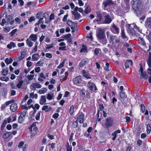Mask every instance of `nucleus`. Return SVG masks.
<instances>
[{
	"label": "nucleus",
	"instance_id": "412c9836",
	"mask_svg": "<svg viewBox=\"0 0 151 151\" xmlns=\"http://www.w3.org/2000/svg\"><path fill=\"white\" fill-rule=\"evenodd\" d=\"M112 28L111 30L114 33L118 34L119 32V28L114 24L112 26Z\"/></svg>",
	"mask_w": 151,
	"mask_h": 151
},
{
	"label": "nucleus",
	"instance_id": "393cba45",
	"mask_svg": "<svg viewBox=\"0 0 151 151\" xmlns=\"http://www.w3.org/2000/svg\"><path fill=\"white\" fill-rule=\"evenodd\" d=\"M72 14L74 15L75 19L78 20L80 19V14L78 12L72 11Z\"/></svg>",
	"mask_w": 151,
	"mask_h": 151
},
{
	"label": "nucleus",
	"instance_id": "e433bc0d",
	"mask_svg": "<svg viewBox=\"0 0 151 151\" xmlns=\"http://www.w3.org/2000/svg\"><path fill=\"white\" fill-rule=\"evenodd\" d=\"M44 63V61L43 60H41L37 62L36 66H42Z\"/></svg>",
	"mask_w": 151,
	"mask_h": 151
},
{
	"label": "nucleus",
	"instance_id": "f03ea898",
	"mask_svg": "<svg viewBox=\"0 0 151 151\" xmlns=\"http://www.w3.org/2000/svg\"><path fill=\"white\" fill-rule=\"evenodd\" d=\"M114 124L113 120L110 117H107L102 124L103 127L105 128H108L111 127Z\"/></svg>",
	"mask_w": 151,
	"mask_h": 151
},
{
	"label": "nucleus",
	"instance_id": "473e14b6",
	"mask_svg": "<svg viewBox=\"0 0 151 151\" xmlns=\"http://www.w3.org/2000/svg\"><path fill=\"white\" fill-rule=\"evenodd\" d=\"M16 46L15 43L13 42H11L8 44L7 46V47L9 49H11L12 47H14Z\"/></svg>",
	"mask_w": 151,
	"mask_h": 151
},
{
	"label": "nucleus",
	"instance_id": "dca6fc26",
	"mask_svg": "<svg viewBox=\"0 0 151 151\" xmlns=\"http://www.w3.org/2000/svg\"><path fill=\"white\" fill-rule=\"evenodd\" d=\"M7 20L8 22H9L10 24L12 25L14 22V20H12L13 17L11 15H9L6 17Z\"/></svg>",
	"mask_w": 151,
	"mask_h": 151
},
{
	"label": "nucleus",
	"instance_id": "4468645a",
	"mask_svg": "<svg viewBox=\"0 0 151 151\" xmlns=\"http://www.w3.org/2000/svg\"><path fill=\"white\" fill-rule=\"evenodd\" d=\"M81 73L84 77L87 79L91 78V76L90 75L89 73L88 72L84 70H83L81 71Z\"/></svg>",
	"mask_w": 151,
	"mask_h": 151
},
{
	"label": "nucleus",
	"instance_id": "bf43d9fd",
	"mask_svg": "<svg viewBox=\"0 0 151 151\" xmlns=\"http://www.w3.org/2000/svg\"><path fill=\"white\" fill-rule=\"evenodd\" d=\"M78 120H77L76 121L74 122L73 126L74 127H76L78 126Z\"/></svg>",
	"mask_w": 151,
	"mask_h": 151
},
{
	"label": "nucleus",
	"instance_id": "8fccbe9b",
	"mask_svg": "<svg viewBox=\"0 0 151 151\" xmlns=\"http://www.w3.org/2000/svg\"><path fill=\"white\" fill-rule=\"evenodd\" d=\"M17 31V29H15L13 30H12L10 33V34L11 35V36H13L14 35H15Z\"/></svg>",
	"mask_w": 151,
	"mask_h": 151
},
{
	"label": "nucleus",
	"instance_id": "ddd939ff",
	"mask_svg": "<svg viewBox=\"0 0 151 151\" xmlns=\"http://www.w3.org/2000/svg\"><path fill=\"white\" fill-rule=\"evenodd\" d=\"M89 62V60L87 58H86L82 60L79 63V66L82 67L84 65L87 64Z\"/></svg>",
	"mask_w": 151,
	"mask_h": 151
},
{
	"label": "nucleus",
	"instance_id": "bb28decb",
	"mask_svg": "<svg viewBox=\"0 0 151 151\" xmlns=\"http://www.w3.org/2000/svg\"><path fill=\"white\" fill-rule=\"evenodd\" d=\"M26 42L27 45L30 47H32L34 44L33 42L30 40V39H27L26 40Z\"/></svg>",
	"mask_w": 151,
	"mask_h": 151
},
{
	"label": "nucleus",
	"instance_id": "423d86ee",
	"mask_svg": "<svg viewBox=\"0 0 151 151\" xmlns=\"http://www.w3.org/2000/svg\"><path fill=\"white\" fill-rule=\"evenodd\" d=\"M77 120L81 123L83 122L84 115L82 112H79L77 115Z\"/></svg>",
	"mask_w": 151,
	"mask_h": 151
},
{
	"label": "nucleus",
	"instance_id": "39448f33",
	"mask_svg": "<svg viewBox=\"0 0 151 151\" xmlns=\"http://www.w3.org/2000/svg\"><path fill=\"white\" fill-rule=\"evenodd\" d=\"M27 111H24L23 112H19V114L20 115L18 118V121L19 123H22L24 120L25 116L26 115Z\"/></svg>",
	"mask_w": 151,
	"mask_h": 151
},
{
	"label": "nucleus",
	"instance_id": "49530a36",
	"mask_svg": "<svg viewBox=\"0 0 151 151\" xmlns=\"http://www.w3.org/2000/svg\"><path fill=\"white\" fill-rule=\"evenodd\" d=\"M86 47L83 45H82V48L80 50V52H85L86 50Z\"/></svg>",
	"mask_w": 151,
	"mask_h": 151
},
{
	"label": "nucleus",
	"instance_id": "cd10ccee",
	"mask_svg": "<svg viewBox=\"0 0 151 151\" xmlns=\"http://www.w3.org/2000/svg\"><path fill=\"white\" fill-rule=\"evenodd\" d=\"M12 134L11 132H7L4 133L3 135V137L4 139H6L9 137Z\"/></svg>",
	"mask_w": 151,
	"mask_h": 151
},
{
	"label": "nucleus",
	"instance_id": "c85d7f7f",
	"mask_svg": "<svg viewBox=\"0 0 151 151\" xmlns=\"http://www.w3.org/2000/svg\"><path fill=\"white\" fill-rule=\"evenodd\" d=\"M21 54L20 56L18 58V59L20 60H22L24 58L26 54V52L22 51Z\"/></svg>",
	"mask_w": 151,
	"mask_h": 151
},
{
	"label": "nucleus",
	"instance_id": "b1692460",
	"mask_svg": "<svg viewBox=\"0 0 151 151\" xmlns=\"http://www.w3.org/2000/svg\"><path fill=\"white\" fill-rule=\"evenodd\" d=\"M132 62L131 60H127L125 63L124 65L126 68H128L129 67L130 65H132Z\"/></svg>",
	"mask_w": 151,
	"mask_h": 151
},
{
	"label": "nucleus",
	"instance_id": "9b49d317",
	"mask_svg": "<svg viewBox=\"0 0 151 151\" xmlns=\"http://www.w3.org/2000/svg\"><path fill=\"white\" fill-rule=\"evenodd\" d=\"M104 18L105 20L104 21V23L105 24H109L112 21V19L111 18L109 14L105 15Z\"/></svg>",
	"mask_w": 151,
	"mask_h": 151
},
{
	"label": "nucleus",
	"instance_id": "f3484780",
	"mask_svg": "<svg viewBox=\"0 0 151 151\" xmlns=\"http://www.w3.org/2000/svg\"><path fill=\"white\" fill-rule=\"evenodd\" d=\"M97 16L99 19H95L93 20L94 22H98L99 21H100L102 19V16L101 13L100 12H96Z\"/></svg>",
	"mask_w": 151,
	"mask_h": 151
},
{
	"label": "nucleus",
	"instance_id": "0eeeda50",
	"mask_svg": "<svg viewBox=\"0 0 151 151\" xmlns=\"http://www.w3.org/2000/svg\"><path fill=\"white\" fill-rule=\"evenodd\" d=\"M106 34L107 37L109 38V42L111 44H113L114 43V40H115L116 38V36L110 35L109 32H107Z\"/></svg>",
	"mask_w": 151,
	"mask_h": 151
},
{
	"label": "nucleus",
	"instance_id": "69168bd1",
	"mask_svg": "<svg viewBox=\"0 0 151 151\" xmlns=\"http://www.w3.org/2000/svg\"><path fill=\"white\" fill-rule=\"evenodd\" d=\"M24 144V142L22 141V142H20L19 143V144L18 145V147L19 148H21L23 146Z\"/></svg>",
	"mask_w": 151,
	"mask_h": 151
},
{
	"label": "nucleus",
	"instance_id": "5701e85b",
	"mask_svg": "<svg viewBox=\"0 0 151 151\" xmlns=\"http://www.w3.org/2000/svg\"><path fill=\"white\" fill-rule=\"evenodd\" d=\"M46 97L45 96H42L40 101V104L41 105H43L46 102Z\"/></svg>",
	"mask_w": 151,
	"mask_h": 151
},
{
	"label": "nucleus",
	"instance_id": "0e129e2a",
	"mask_svg": "<svg viewBox=\"0 0 151 151\" xmlns=\"http://www.w3.org/2000/svg\"><path fill=\"white\" fill-rule=\"evenodd\" d=\"M145 17V16L144 15H142L141 17H140L139 19L141 23H142V22L144 20Z\"/></svg>",
	"mask_w": 151,
	"mask_h": 151
},
{
	"label": "nucleus",
	"instance_id": "c9c22d12",
	"mask_svg": "<svg viewBox=\"0 0 151 151\" xmlns=\"http://www.w3.org/2000/svg\"><path fill=\"white\" fill-rule=\"evenodd\" d=\"M120 97L123 99H125L126 98L127 96L125 93L122 91H121L120 93Z\"/></svg>",
	"mask_w": 151,
	"mask_h": 151
},
{
	"label": "nucleus",
	"instance_id": "9d476101",
	"mask_svg": "<svg viewBox=\"0 0 151 151\" xmlns=\"http://www.w3.org/2000/svg\"><path fill=\"white\" fill-rule=\"evenodd\" d=\"M81 81V77L80 76H76L73 80V83L75 84H77L80 83Z\"/></svg>",
	"mask_w": 151,
	"mask_h": 151
},
{
	"label": "nucleus",
	"instance_id": "680f3d73",
	"mask_svg": "<svg viewBox=\"0 0 151 151\" xmlns=\"http://www.w3.org/2000/svg\"><path fill=\"white\" fill-rule=\"evenodd\" d=\"M71 36V35L70 34H67L64 36V38L66 40L69 39Z\"/></svg>",
	"mask_w": 151,
	"mask_h": 151
},
{
	"label": "nucleus",
	"instance_id": "c03bdc74",
	"mask_svg": "<svg viewBox=\"0 0 151 151\" xmlns=\"http://www.w3.org/2000/svg\"><path fill=\"white\" fill-rule=\"evenodd\" d=\"M106 66L104 68V69L106 71H109V64L108 63H106Z\"/></svg>",
	"mask_w": 151,
	"mask_h": 151
},
{
	"label": "nucleus",
	"instance_id": "72a5a7b5",
	"mask_svg": "<svg viewBox=\"0 0 151 151\" xmlns=\"http://www.w3.org/2000/svg\"><path fill=\"white\" fill-rule=\"evenodd\" d=\"M54 94L53 93H49L47 95V99L49 100H51L53 99Z\"/></svg>",
	"mask_w": 151,
	"mask_h": 151
},
{
	"label": "nucleus",
	"instance_id": "5fc2aeb1",
	"mask_svg": "<svg viewBox=\"0 0 151 151\" xmlns=\"http://www.w3.org/2000/svg\"><path fill=\"white\" fill-rule=\"evenodd\" d=\"M34 76L33 75L30 74L27 77L28 80L31 81L33 79Z\"/></svg>",
	"mask_w": 151,
	"mask_h": 151
},
{
	"label": "nucleus",
	"instance_id": "ea45409f",
	"mask_svg": "<svg viewBox=\"0 0 151 151\" xmlns=\"http://www.w3.org/2000/svg\"><path fill=\"white\" fill-rule=\"evenodd\" d=\"M13 62V59L12 58L9 59L6 58L5 60V62L7 64H9Z\"/></svg>",
	"mask_w": 151,
	"mask_h": 151
},
{
	"label": "nucleus",
	"instance_id": "774afa93",
	"mask_svg": "<svg viewBox=\"0 0 151 151\" xmlns=\"http://www.w3.org/2000/svg\"><path fill=\"white\" fill-rule=\"evenodd\" d=\"M6 21L4 19H2V22L0 23V24L2 26H4V24H6Z\"/></svg>",
	"mask_w": 151,
	"mask_h": 151
},
{
	"label": "nucleus",
	"instance_id": "a19ab883",
	"mask_svg": "<svg viewBox=\"0 0 151 151\" xmlns=\"http://www.w3.org/2000/svg\"><path fill=\"white\" fill-rule=\"evenodd\" d=\"M14 20L16 24H19L21 22L20 18L19 17L15 18Z\"/></svg>",
	"mask_w": 151,
	"mask_h": 151
},
{
	"label": "nucleus",
	"instance_id": "603ef678",
	"mask_svg": "<svg viewBox=\"0 0 151 151\" xmlns=\"http://www.w3.org/2000/svg\"><path fill=\"white\" fill-rule=\"evenodd\" d=\"M8 72V70L7 69H4L2 71V73L4 75H6L7 74Z\"/></svg>",
	"mask_w": 151,
	"mask_h": 151
},
{
	"label": "nucleus",
	"instance_id": "f8f14e48",
	"mask_svg": "<svg viewBox=\"0 0 151 151\" xmlns=\"http://www.w3.org/2000/svg\"><path fill=\"white\" fill-rule=\"evenodd\" d=\"M42 87L41 84L38 83H32L30 86L31 88H33L35 89L36 88H40Z\"/></svg>",
	"mask_w": 151,
	"mask_h": 151
},
{
	"label": "nucleus",
	"instance_id": "de8ad7c7",
	"mask_svg": "<svg viewBox=\"0 0 151 151\" xmlns=\"http://www.w3.org/2000/svg\"><path fill=\"white\" fill-rule=\"evenodd\" d=\"M91 11V8L89 6L87 7L86 9L84 11V12L86 14H87Z\"/></svg>",
	"mask_w": 151,
	"mask_h": 151
},
{
	"label": "nucleus",
	"instance_id": "f704fd0d",
	"mask_svg": "<svg viewBox=\"0 0 151 151\" xmlns=\"http://www.w3.org/2000/svg\"><path fill=\"white\" fill-rule=\"evenodd\" d=\"M47 90L45 88H43L39 90L38 93L40 94H44Z\"/></svg>",
	"mask_w": 151,
	"mask_h": 151
},
{
	"label": "nucleus",
	"instance_id": "2f4dec72",
	"mask_svg": "<svg viewBox=\"0 0 151 151\" xmlns=\"http://www.w3.org/2000/svg\"><path fill=\"white\" fill-rule=\"evenodd\" d=\"M11 29V27L9 26H6L3 27V31L5 33L9 32Z\"/></svg>",
	"mask_w": 151,
	"mask_h": 151
},
{
	"label": "nucleus",
	"instance_id": "2eb2a0df",
	"mask_svg": "<svg viewBox=\"0 0 151 151\" xmlns=\"http://www.w3.org/2000/svg\"><path fill=\"white\" fill-rule=\"evenodd\" d=\"M67 24L68 25L71 27V28L72 29L75 28L76 26V25L74 22L70 20L67 21Z\"/></svg>",
	"mask_w": 151,
	"mask_h": 151
},
{
	"label": "nucleus",
	"instance_id": "79ce46f5",
	"mask_svg": "<svg viewBox=\"0 0 151 151\" xmlns=\"http://www.w3.org/2000/svg\"><path fill=\"white\" fill-rule=\"evenodd\" d=\"M151 131V127L150 124H148L147 126V134H149Z\"/></svg>",
	"mask_w": 151,
	"mask_h": 151
},
{
	"label": "nucleus",
	"instance_id": "3c124183",
	"mask_svg": "<svg viewBox=\"0 0 151 151\" xmlns=\"http://www.w3.org/2000/svg\"><path fill=\"white\" fill-rule=\"evenodd\" d=\"M23 102H22L21 103V106L23 109H25L26 110H27L28 109V108L27 106V105L26 104H25L23 105Z\"/></svg>",
	"mask_w": 151,
	"mask_h": 151
},
{
	"label": "nucleus",
	"instance_id": "7ed1b4c3",
	"mask_svg": "<svg viewBox=\"0 0 151 151\" xmlns=\"http://www.w3.org/2000/svg\"><path fill=\"white\" fill-rule=\"evenodd\" d=\"M97 37L100 40H102L105 37V33L103 30L101 28L99 29L97 32Z\"/></svg>",
	"mask_w": 151,
	"mask_h": 151
},
{
	"label": "nucleus",
	"instance_id": "13d9d810",
	"mask_svg": "<svg viewBox=\"0 0 151 151\" xmlns=\"http://www.w3.org/2000/svg\"><path fill=\"white\" fill-rule=\"evenodd\" d=\"M32 62L30 61H28L27 62V67H29L32 65Z\"/></svg>",
	"mask_w": 151,
	"mask_h": 151
},
{
	"label": "nucleus",
	"instance_id": "58836bf2",
	"mask_svg": "<svg viewBox=\"0 0 151 151\" xmlns=\"http://www.w3.org/2000/svg\"><path fill=\"white\" fill-rule=\"evenodd\" d=\"M69 112L70 115H72L74 112V107L73 105H72L69 109Z\"/></svg>",
	"mask_w": 151,
	"mask_h": 151
},
{
	"label": "nucleus",
	"instance_id": "a18cd8bd",
	"mask_svg": "<svg viewBox=\"0 0 151 151\" xmlns=\"http://www.w3.org/2000/svg\"><path fill=\"white\" fill-rule=\"evenodd\" d=\"M121 37L123 38H124V39H125V38H127V37L125 35V32H124V30H122Z\"/></svg>",
	"mask_w": 151,
	"mask_h": 151
},
{
	"label": "nucleus",
	"instance_id": "6ab92c4d",
	"mask_svg": "<svg viewBox=\"0 0 151 151\" xmlns=\"http://www.w3.org/2000/svg\"><path fill=\"white\" fill-rule=\"evenodd\" d=\"M18 108L17 104L15 103L12 104L10 106V110L13 112L15 111Z\"/></svg>",
	"mask_w": 151,
	"mask_h": 151
},
{
	"label": "nucleus",
	"instance_id": "052dcab7",
	"mask_svg": "<svg viewBox=\"0 0 151 151\" xmlns=\"http://www.w3.org/2000/svg\"><path fill=\"white\" fill-rule=\"evenodd\" d=\"M40 112H39L36 114V117H35V119L36 120H39L40 116Z\"/></svg>",
	"mask_w": 151,
	"mask_h": 151
},
{
	"label": "nucleus",
	"instance_id": "7c9ffc66",
	"mask_svg": "<svg viewBox=\"0 0 151 151\" xmlns=\"http://www.w3.org/2000/svg\"><path fill=\"white\" fill-rule=\"evenodd\" d=\"M39 54L35 53L33 54L32 56V61H37L39 58Z\"/></svg>",
	"mask_w": 151,
	"mask_h": 151
},
{
	"label": "nucleus",
	"instance_id": "37998d69",
	"mask_svg": "<svg viewBox=\"0 0 151 151\" xmlns=\"http://www.w3.org/2000/svg\"><path fill=\"white\" fill-rule=\"evenodd\" d=\"M0 79L1 80L5 81H8L9 79L8 77L5 76L4 75V76L1 77L0 78Z\"/></svg>",
	"mask_w": 151,
	"mask_h": 151
},
{
	"label": "nucleus",
	"instance_id": "6e6552de",
	"mask_svg": "<svg viewBox=\"0 0 151 151\" xmlns=\"http://www.w3.org/2000/svg\"><path fill=\"white\" fill-rule=\"evenodd\" d=\"M104 7L110 6L114 4V3L112 0H106L103 3Z\"/></svg>",
	"mask_w": 151,
	"mask_h": 151
},
{
	"label": "nucleus",
	"instance_id": "864d4df0",
	"mask_svg": "<svg viewBox=\"0 0 151 151\" xmlns=\"http://www.w3.org/2000/svg\"><path fill=\"white\" fill-rule=\"evenodd\" d=\"M23 81H19L17 85V87L19 88H21L23 84Z\"/></svg>",
	"mask_w": 151,
	"mask_h": 151
},
{
	"label": "nucleus",
	"instance_id": "338daca9",
	"mask_svg": "<svg viewBox=\"0 0 151 151\" xmlns=\"http://www.w3.org/2000/svg\"><path fill=\"white\" fill-rule=\"evenodd\" d=\"M35 19V18L34 17V16H32L30 17L29 19V22H32V21H34Z\"/></svg>",
	"mask_w": 151,
	"mask_h": 151
},
{
	"label": "nucleus",
	"instance_id": "6e6d98bb",
	"mask_svg": "<svg viewBox=\"0 0 151 151\" xmlns=\"http://www.w3.org/2000/svg\"><path fill=\"white\" fill-rule=\"evenodd\" d=\"M68 16V14H67L66 15L64 16L62 19V21L63 22H65L67 21V18Z\"/></svg>",
	"mask_w": 151,
	"mask_h": 151
},
{
	"label": "nucleus",
	"instance_id": "a211bd4d",
	"mask_svg": "<svg viewBox=\"0 0 151 151\" xmlns=\"http://www.w3.org/2000/svg\"><path fill=\"white\" fill-rule=\"evenodd\" d=\"M11 117L10 116H9L6 119H5L4 120L2 124V127L3 126L4 127L5 125L7 124V123H10L11 122Z\"/></svg>",
	"mask_w": 151,
	"mask_h": 151
},
{
	"label": "nucleus",
	"instance_id": "aec40b11",
	"mask_svg": "<svg viewBox=\"0 0 151 151\" xmlns=\"http://www.w3.org/2000/svg\"><path fill=\"white\" fill-rule=\"evenodd\" d=\"M87 86L91 90H93L94 87L96 91L97 90L95 85L91 82H88Z\"/></svg>",
	"mask_w": 151,
	"mask_h": 151
},
{
	"label": "nucleus",
	"instance_id": "c756f323",
	"mask_svg": "<svg viewBox=\"0 0 151 151\" xmlns=\"http://www.w3.org/2000/svg\"><path fill=\"white\" fill-rule=\"evenodd\" d=\"M52 108L51 107H49V106L46 105L44 106L42 108V111H45V112H48L49 111L51 110Z\"/></svg>",
	"mask_w": 151,
	"mask_h": 151
},
{
	"label": "nucleus",
	"instance_id": "f257e3e1",
	"mask_svg": "<svg viewBox=\"0 0 151 151\" xmlns=\"http://www.w3.org/2000/svg\"><path fill=\"white\" fill-rule=\"evenodd\" d=\"M141 0H132L131 2L132 8L138 16H140L142 14V9L141 6Z\"/></svg>",
	"mask_w": 151,
	"mask_h": 151
},
{
	"label": "nucleus",
	"instance_id": "4be33fe9",
	"mask_svg": "<svg viewBox=\"0 0 151 151\" xmlns=\"http://www.w3.org/2000/svg\"><path fill=\"white\" fill-rule=\"evenodd\" d=\"M121 131L120 130H118L115 131L114 132L112 133L111 135L113 137L112 139L113 140H114L116 137L117 134L118 133H120Z\"/></svg>",
	"mask_w": 151,
	"mask_h": 151
},
{
	"label": "nucleus",
	"instance_id": "1a4fd4ad",
	"mask_svg": "<svg viewBox=\"0 0 151 151\" xmlns=\"http://www.w3.org/2000/svg\"><path fill=\"white\" fill-rule=\"evenodd\" d=\"M145 22L146 27L147 28L151 29V17L147 18Z\"/></svg>",
	"mask_w": 151,
	"mask_h": 151
},
{
	"label": "nucleus",
	"instance_id": "4c0bfd02",
	"mask_svg": "<svg viewBox=\"0 0 151 151\" xmlns=\"http://www.w3.org/2000/svg\"><path fill=\"white\" fill-rule=\"evenodd\" d=\"M128 31L132 35H134V31L132 28L129 27L128 29Z\"/></svg>",
	"mask_w": 151,
	"mask_h": 151
},
{
	"label": "nucleus",
	"instance_id": "09e8293b",
	"mask_svg": "<svg viewBox=\"0 0 151 151\" xmlns=\"http://www.w3.org/2000/svg\"><path fill=\"white\" fill-rule=\"evenodd\" d=\"M66 60L65 59H64L63 60L62 63H61L60 64V65L58 66V68H61L62 67H63L64 66V64H65V61Z\"/></svg>",
	"mask_w": 151,
	"mask_h": 151
},
{
	"label": "nucleus",
	"instance_id": "20e7f679",
	"mask_svg": "<svg viewBox=\"0 0 151 151\" xmlns=\"http://www.w3.org/2000/svg\"><path fill=\"white\" fill-rule=\"evenodd\" d=\"M139 72L140 78H144L145 79H147L148 76L145 72L143 71V68L141 65Z\"/></svg>",
	"mask_w": 151,
	"mask_h": 151
},
{
	"label": "nucleus",
	"instance_id": "e2e57ef3",
	"mask_svg": "<svg viewBox=\"0 0 151 151\" xmlns=\"http://www.w3.org/2000/svg\"><path fill=\"white\" fill-rule=\"evenodd\" d=\"M85 90L84 89H82L80 91V93L81 95L85 96Z\"/></svg>",
	"mask_w": 151,
	"mask_h": 151
},
{
	"label": "nucleus",
	"instance_id": "a878e982",
	"mask_svg": "<svg viewBox=\"0 0 151 151\" xmlns=\"http://www.w3.org/2000/svg\"><path fill=\"white\" fill-rule=\"evenodd\" d=\"M28 38L30 39V40L35 42L37 39V35H35L32 34Z\"/></svg>",
	"mask_w": 151,
	"mask_h": 151
},
{
	"label": "nucleus",
	"instance_id": "4d7b16f0",
	"mask_svg": "<svg viewBox=\"0 0 151 151\" xmlns=\"http://www.w3.org/2000/svg\"><path fill=\"white\" fill-rule=\"evenodd\" d=\"M134 28L137 30H138V31L140 33H142V30L141 29H140L139 27H138L137 25L135 24L134 25Z\"/></svg>",
	"mask_w": 151,
	"mask_h": 151
}]
</instances>
